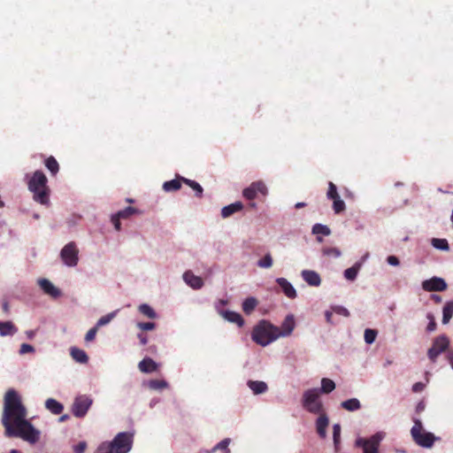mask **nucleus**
<instances>
[{
	"label": "nucleus",
	"mask_w": 453,
	"mask_h": 453,
	"mask_svg": "<svg viewBox=\"0 0 453 453\" xmlns=\"http://www.w3.org/2000/svg\"><path fill=\"white\" fill-rule=\"evenodd\" d=\"M27 410L20 396L14 389H9L4 395L2 423L5 429L26 418Z\"/></svg>",
	"instance_id": "obj_1"
},
{
	"label": "nucleus",
	"mask_w": 453,
	"mask_h": 453,
	"mask_svg": "<svg viewBox=\"0 0 453 453\" xmlns=\"http://www.w3.org/2000/svg\"><path fill=\"white\" fill-rule=\"evenodd\" d=\"M27 188L33 194V199L42 205H50V188L43 172L37 170L31 175L27 174Z\"/></svg>",
	"instance_id": "obj_2"
},
{
	"label": "nucleus",
	"mask_w": 453,
	"mask_h": 453,
	"mask_svg": "<svg viewBox=\"0 0 453 453\" xmlns=\"http://www.w3.org/2000/svg\"><path fill=\"white\" fill-rule=\"evenodd\" d=\"M134 434L128 432L119 433L111 441L102 442L96 453H128L133 446Z\"/></svg>",
	"instance_id": "obj_3"
},
{
	"label": "nucleus",
	"mask_w": 453,
	"mask_h": 453,
	"mask_svg": "<svg viewBox=\"0 0 453 453\" xmlns=\"http://www.w3.org/2000/svg\"><path fill=\"white\" fill-rule=\"evenodd\" d=\"M5 435L21 438L31 444L36 443L40 439V432L26 418L15 423L11 427H7Z\"/></svg>",
	"instance_id": "obj_4"
},
{
	"label": "nucleus",
	"mask_w": 453,
	"mask_h": 453,
	"mask_svg": "<svg viewBox=\"0 0 453 453\" xmlns=\"http://www.w3.org/2000/svg\"><path fill=\"white\" fill-rule=\"evenodd\" d=\"M280 337V328L266 320L260 321L252 330V340L261 345L266 346Z\"/></svg>",
	"instance_id": "obj_5"
},
{
	"label": "nucleus",
	"mask_w": 453,
	"mask_h": 453,
	"mask_svg": "<svg viewBox=\"0 0 453 453\" xmlns=\"http://www.w3.org/2000/svg\"><path fill=\"white\" fill-rule=\"evenodd\" d=\"M303 407L313 414H320L323 411V403L319 399V390L311 388L304 391L302 399Z\"/></svg>",
	"instance_id": "obj_6"
},
{
	"label": "nucleus",
	"mask_w": 453,
	"mask_h": 453,
	"mask_svg": "<svg viewBox=\"0 0 453 453\" xmlns=\"http://www.w3.org/2000/svg\"><path fill=\"white\" fill-rule=\"evenodd\" d=\"M422 423L415 420V424L411 430L413 441L424 448H431L434 445L435 437L432 433L423 432Z\"/></svg>",
	"instance_id": "obj_7"
},
{
	"label": "nucleus",
	"mask_w": 453,
	"mask_h": 453,
	"mask_svg": "<svg viewBox=\"0 0 453 453\" xmlns=\"http://www.w3.org/2000/svg\"><path fill=\"white\" fill-rule=\"evenodd\" d=\"M449 345V340L446 335L437 336L427 351L428 358L434 363L439 355L444 352Z\"/></svg>",
	"instance_id": "obj_8"
},
{
	"label": "nucleus",
	"mask_w": 453,
	"mask_h": 453,
	"mask_svg": "<svg viewBox=\"0 0 453 453\" xmlns=\"http://www.w3.org/2000/svg\"><path fill=\"white\" fill-rule=\"evenodd\" d=\"M92 399L88 395L77 396L72 406L73 414L76 418H83L92 405Z\"/></svg>",
	"instance_id": "obj_9"
},
{
	"label": "nucleus",
	"mask_w": 453,
	"mask_h": 453,
	"mask_svg": "<svg viewBox=\"0 0 453 453\" xmlns=\"http://www.w3.org/2000/svg\"><path fill=\"white\" fill-rule=\"evenodd\" d=\"M60 257L68 266H75L78 263V249L74 242L67 243L61 250Z\"/></svg>",
	"instance_id": "obj_10"
},
{
	"label": "nucleus",
	"mask_w": 453,
	"mask_h": 453,
	"mask_svg": "<svg viewBox=\"0 0 453 453\" xmlns=\"http://www.w3.org/2000/svg\"><path fill=\"white\" fill-rule=\"evenodd\" d=\"M447 287L446 281L442 278L436 276L422 282V288L427 292L444 291L447 289Z\"/></svg>",
	"instance_id": "obj_11"
},
{
	"label": "nucleus",
	"mask_w": 453,
	"mask_h": 453,
	"mask_svg": "<svg viewBox=\"0 0 453 453\" xmlns=\"http://www.w3.org/2000/svg\"><path fill=\"white\" fill-rule=\"evenodd\" d=\"M38 285L43 290V292L53 298H58L61 296L60 290L56 288L49 280L47 279H40L38 280Z\"/></svg>",
	"instance_id": "obj_12"
},
{
	"label": "nucleus",
	"mask_w": 453,
	"mask_h": 453,
	"mask_svg": "<svg viewBox=\"0 0 453 453\" xmlns=\"http://www.w3.org/2000/svg\"><path fill=\"white\" fill-rule=\"evenodd\" d=\"M184 281L194 289H200L203 286V280L201 277L195 275L191 271H187L183 274Z\"/></svg>",
	"instance_id": "obj_13"
},
{
	"label": "nucleus",
	"mask_w": 453,
	"mask_h": 453,
	"mask_svg": "<svg viewBox=\"0 0 453 453\" xmlns=\"http://www.w3.org/2000/svg\"><path fill=\"white\" fill-rule=\"evenodd\" d=\"M328 425L329 419L326 414L325 412L320 413L316 420V429L319 437L323 439L326 437V428Z\"/></svg>",
	"instance_id": "obj_14"
},
{
	"label": "nucleus",
	"mask_w": 453,
	"mask_h": 453,
	"mask_svg": "<svg viewBox=\"0 0 453 453\" xmlns=\"http://www.w3.org/2000/svg\"><path fill=\"white\" fill-rule=\"evenodd\" d=\"M296 326L295 319L293 315H288L282 322L280 328V336H288L292 334Z\"/></svg>",
	"instance_id": "obj_15"
},
{
	"label": "nucleus",
	"mask_w": 453,
	"mask_h": 453,
	"mask_svg": "<svg viewBox=\"0 0 453 453\" xmlns=\"http://www.w3.org/2000/svg\"><path fill=\"white\" fill-rule=\"evenodd\" d=\"M302 277L310 286L319 287L321 283L320 276L318 273L311 270H303Z\"/></svg>",
	"instance_id": "obj_16"
},
{
	"label": "nucleus",
	"mask_w": 453,
	"mask_h": 453,
	"mask_svg": "<svg viewBox=\"0 0 453 453\" xmlns=\"http://www.w3.org/2000/svg\"><path fill=\"white\" fill-rule=\"evenodd\" d=\"M276 282L280 287L283 293L290 299H294L296 297V291L292 286V284L288 281L285 278H278Z\"/></svg>",
	"instance_id": "obj_17"
},
{
	"label": "nucleus",
	"mask_w": 453,
	"mask_h": 453,
	"mask_svg": "<svg viewBox=\"0 0 453 453\" xmlns=\"http://www.w3.org/2000/svg\"><path fill=\"white\" fill-rule=\"evenodd\" d=\"M220 314L226 320L236 324L239 327H242L244 325V319L238 312L232 311H222Z\"/></svg>",
	"instance_id": "obj_18"
},
{
	"label": "nucleus",
	"mask_w": 453,
	"mask_h": 453,
	"mask_svg": "<svg viewBox=\"0 0 453 453\" xmlns=\"http://www.w3.org/2000/svg\"><path fill=\"white\" fill-rule=\"evenodd\" d=\"M243 209V204L242 202H235L229 205L224 206L221 210V216L224 219H226L232 216L234 213L241 211Z\"/></svg>",
	"instance_id": "obj_19"
},
{
	"label": "nucleus",
	"mask_w": 453,
	"mask_h": 453,
	"mask_svg": "<svg viewBox=\"0 0 453 453\" xmlns=\"http://www.w3.org/2000/svg\"><path fill=\"white\" fill-rule=\"evenodd\" d=\"M141 372L149 373L157 371V364L150 357L143 358L138 365Z\"/></svg>",
	"instance_id": "obj_20"
},
{
	"label": "nucleus",
	"mask_w": 453,
	"mask_h": 453,
	"mask_svg": "<svg viewBox=\"0 0 453 453\" xmlns=\"http://www.w3.org/2000/svg\"><path fill=\"white\" fill-rule=\"evenodd\" d=\"M70 354L73 359L80 364H87L88 361V357L83 349L73 347L70 349Z\"/></svg>",
	"instance_id": "obj_21"
},
{
	"label": "nucleus",
	"mask_w": 453,
	"mask_h": 453,
	"mask_svg": "<svg viewBox=\"0 0 453 453\" xmlns=\"http://www.w3.org/2000/svg\"><path fill=\"white\" fill-rule=\"evenodd\" d=\"M18 332V328L14 326L12 321H0V335L8 336L13 335Z\"/></svg>",
	"instance_id": "obj_22"
},
{
	"label": "nucleus",
	"mask_w": 453,
	"mask_h": 453,
	"mask_svg": "<svg viewBox=\"0 0 453 453\" xmlns=\"http://www.w3.org/2000/svg\"><path fill=\"white\" fill-rule=\"evenodd\" d=\"M385 433L378 432L370 436V453H379L380 442L384 439Z\"/></svg>",
	"instance_id": "obj_23"
},
{
	"label": "nucleus",
	"mask_w": 453,
	"mask_h": 453,
	"mask_svg": "<svg viewBox=\"0 0 453 453\" xmlns=\"http://www.w3.org/2000/svg\"><path fill=\"white\" fill-rule=\"evenodd\" d=\"M45 407L55 415L60 414L64 410L63 404L53 398H49L46 400Z\"/></svg>",
	"instance_id": "obj_24"
},
{
	"label": "nucleus",
	"mask_w": 453,
	"mask_h": 453,
	"mask_svg": "<svg viewBox=\"0 0 453 453\" xmlns=\"http://www.w3.org/2000/svg\"><path fill=\"white\" fill-rule=\"evenodd\" d=\"M248 386L255 395L263 394L266 392L268 388L265 382L259 380H249Z\"/></svg>",
	"instance_id": "obj_25"
},
{
	"label": "nucleus",
	"mask_w": 453,
	"mask_h": 453,
	"mask_svg": "<svg viewBox=\"0 0 453 453\" xmlns=\"http://www.w3.org/2000/svg\"><path fill=\"white\" fill-rule=\"evenodd\" d=\"M182 177L177 176L176 179L165 181L163 184V189L166 192L177 191L181 188Z\"/></svg>",
	"instance_id": "obj_26"
},
{
	"label": "nucleus",
	"mask_w": 453,
	"mask_h": 453,
	"mask_svg": "<svg viewBox=\"0 0 453 453\" xmlns=\"http://www.w3.org/2000/svg\"><path fill=\"white\" fill-rule=\"evenodd\" d=\"M362 262H357L351 267L346 269L344 271V277L348 280H354L357 278V275L362 266Z\"/></svg>",
	"instance_id": "obj_27"
},
{
	"label": "nucleus",
	"mask_w": 453,
	"mask_h": 453,
	"mask_svg": "<svg viewBox=\"0 0 453 453\" xmlns=\"http://www.w3.org/2000/svg\"><path fill=\"white\" fill-rule=\"evenodd\" d=\"M44 165L53 176H55L59 171V165L53 156L47 157L44 161Z\"/></svg>",
	"instance_id": "obj_28"
},
{
	"label": "nucleus",
	"mask_w": 453,
	"mask_h": 453,
	"mask_svg": "<svg viewBox=\"0 0 453 453\" xmlns=\"http://www.w3.org/2000/svg\"><path fill=\"white\" fill-rule=\"evenodd\" d=\"M341 406L349 411H355L360 409L361 404L360 402L357 398H351L346 401H343L341 403Z\"/></svg>",
	"instance_id": "obj_29"
},
{
	"label": "nucleus",
	"mask_w": 453,
	"mask_h": 453,
	"mask_svg": "<svg viewBox=\"0 0 453 453\" xmlns=\"http://www.w3.org/2000/svg\"><path fill=\"white\" fill-rule=\"evenodd\" d=\"M442 323L448 324L453 316V302L449 301L445 303L442 311Z\"/></svg>",
	"instance_id": "obj_30"
},
{
	"label": "nucleus",
	"mask_w": 453,
	"mask_h": 453,
	"mask_svg": "<svg viewBox=\"0 0 453 453\" xmlns=\"http://www.w3.org/2000/svg\"><path fill=\"white\" fill-rule=\"evenodd\" d=\"M257 305V301L254 297H248L242 303V310L246 314H250Z\"/></svg>",
	"instance_id": "obj_31"
},
{
	"label": "nucleus",
	"mask_w": 453,
	"mask_h": 453,
	"mask_svg": "<svg viewBox=\"0 0 453 453\" xmlns=\"http://www.w3.org/2000/svg\"><path fill=\"white\" fill-rule=\"evenodd\" d=\"M181 180H182L183 183H185L186 185H188V187H190L192 189H194L196 191V196L197 197L203 196V189L198 182L189 180V179H187V178H181Z\"/></svg>",
	"instance_id": "obj_32"
},
{
	"label": "nucleus",
	"mask_w": 453,
	"mask_h": 453,
	"mask_svg": "<svg viewBox=\"0 0 453 453\" xmlns=\"http://www.w3.org/2000/svg\"><path fill=\"white\" fill-rule=\"evenodd\" d=\"M335 388V383L327 378L321 380L320 392L324 394H329Z\"/></svg>",
	"instance_id": "obj_33"
},
{
	"label": "nucleus",
	"mask_w": 453,
	"mask_h": 453,
	"mask_svg": "<svg viewBox=\"0 0 453 453\" xmlns=\"http://www.w3.org/2000/svg\"><path fill=\"white\" fill-rule=\"evenodd\" d=\"M140 213L139 210H137L134 207L128 206L125 208L124 210H121L118 211L116 214L121 219H129L131 216L134 214Z\"/></svg>",
	"instance_id": "obj_34"
},
{
	"label": "nucleus",
	"mask_w": 453,
	"mask_h": 453,
	"mask_svg": "<svg viewBox=\"0 0 453 453\" xmlns=\"http://www.w3.org/2000/svg\"><path fill=\"white\" fill-rule=\"evenodd\" d=\"M333 440H334L335 451H339L340 441H341V426H340V424H334L333 426Z\"/></svg>",
	"instance_id": "obj_35"
},
{
	"label": "nucleus",
	"mask_w": 453,
	"mask_h": 453,
	"mask_svg": "<svg viewBox=\"0 0 453 453\" xmlns=\"http://www.w3.org/2000/svg\"><path fill=\"white\" fill-rule=\"evenodd\" d=\"M148 386L153 390H162L168 388V383L165 380H150Z\"/></svg>",
	"instance_id": "obj_36"
},
{
	"label": "nucleus",
	"mask_w": 453,
	"mask_h": 453,
	"mask_svg": "<svg viewBox=\"0 0 453 453\" xmlns=\"http://www.w3.org/2000/svg\"><path fill=\"white\" fill-rule=\"evenodd\" d=\"M432 245L437 250H449V246L448 241L446 239L433 238Z\"/></svg>",
	"instance_id": "obj_37"
},
{
	"label": "nucleus",
	"mask_w": 453,
	"mask_h": 453,
	"mask_svg": "<svg viewBox=\"0 0 453 453\" xmlns=\"http://www.w3.org/2000/svg\"><path fill=\"white\" fill-rule=\"evenodd\" d=\"M312 234H322V235H329L331 234V230L327 226L322 224H315L312 226Z\"/></svg>",
	"instance_id": "obj_38"
},
{
	"label": "nucleus",
	"mask_w": 453,
	"mask_h": 453,
	"mask_svg": "<svg viewBox=\"0 0 453 453\" xmlns=\"http://www.w3.org/2000/svg\"><path fill=\"white\" fill-rule=\"evenodd\" d=\"M139 311L150 319L156 318V312L154 311V310L146 303L141 304L139 306Z\"/></svg>",
	"instance_id": "obj_39"
},
{
	"label": "nucleus",
	"mask_w": 453,
	"mask_h": 453,
	"mask_svg": "<svg viewBox=\"0 0 453 453\" xmlns=\"http://www.w3.org/2000/svg\"><path fill=\"white\" fill-rule=\"evenodd\" d=\"M251 185H252V188H254L256 190L257 194H261L264 196H265L267 195L268 190H267L265 184L263 181H261V180L255 181V182H252Z\"/></svg>",
	"instance_id": "obj_40"
},
{
	"label": "nucleus",
	"mask_w": 453,
	"mask_h": 453,
	"mask_svg": "<svg viewBox=\"0 0 453 453\" xmlns=\"http://www.w3.org/2000/svg\"><path fill=\"white\" fill-rule=\"evenodd\" d=\"M116 313H117V311H113V312L108 313L107 315L101 317L97 320L96 326H97V328H99L100 326L107 325L113 319V318L116 316Z\"/></svg>",
	"instance_id": "obj_41"
},
{
	"label": "nucleus",
	"mask_w": 453,
	"mask_h": 453,
	"mask_svg": "<svg viewBox=\"0 0 453 453\" xmlns=\"http://www.w3.org/2000/svg\"><path fill=\"white\" fill-rule=\"evenodd\" d=\"M333 200V209L335 213H341L345 210V203L341 199L340 196L332 199Z\"/></svg>",
	"instance_id": "obj_42"
},
{
	"label": "nucleus",
	"mask_w": 453,
	"mask_h": 453,
	"mask_svg": "<svg viewBox=\"0 0 453 453\" xmlns=\"http://www.w3.org/2000/svg\"><path fill=\"white\" fill-rule=\"evenodd\" d=\"M257 265L261 268H270L273 265V257L270 253L257 261Z\"/></svg>",
	"instance_id": "obj_43"
},
{
	"label": "nucleus",
	"mask_w": 453,
	"mask_h": 453,
	"mask_svg": "<svg viewBox=\"0 0 453 453\" xmlns=\"http://www.w3.org/2000/svg\"><path fill=\"white\" fill-rule=\"evenodd\" d=\"M229 443L230 439H224L213 448L212 451L221 450L223 453H230V449H228Z\"/></svg>",
	"instance_id": "obj_44"
},
{
	"label": "nucleus",
	"mask_w": 453,
	"mask_h": 453,
	"mask_svg": "<svg viewBox=\"0 0 453 453\" xmlns=\"http://www.w3.org/2000/svg\"><path fill=\"white\" fill-rule=\"evenodd\" d=\"M322 254L326 257H338L342 255V252L337 248L325 247L322 249Z\"/></svg>",
	"instance_id": "obj_45"
},
{
	"label": "nucleus",
	"mask_w": 453,
	"mask_h": 453,
	"mask_svg": "<svg viewBox=\"0 0 453 453\" xmlns=\"http://www.w3.org/2000/svg\"><path fill=\"white\" fill-rule=\"evenodd\" d=\"M242 195L248 200H253L257 196V194L256 193V190L254 188H252L251 184L248 188L243 189Z\"/></svg>",
	"instance_id": "obj_46"
},
{
	"label": "nucleus",
	"mask_w": 453,
	"mask_h": 453,
	"mask_svg": "<svg viewBox=\"0 0 453 453\" xmlns=\"http://www.w3.org/2000/svg\"><path fill=\"white\" fill-rule=\"evenodd\" d=\"M326 196L331 200L339 196L336 186L331 181L328 183V190Z\"/></svg>",
	"instance_id": "obj_47"
},
{
	"label": "nucleus",
	"mask_w": 453,
	"mask_h": 453,
	"mask_svg": "<svg viewBox=\"0 0 453 453\" xmlns=\"http://www.w3.org/2000/svg\"><path fill=\"white\" fill-rule=\"evenodd\" d=\"M356 446L363 449V453H368V439L358 438L356 441Z\"/></svg>",
	"instance_id": "obj_48"
},
{
	"label": "nucleus",
	"mask_w": 453,
	"mask_h": 453,
	"mask_svg": "<svg viewBox=\"0 0 453 453\" xmlns=\"http://www.w3.org/2000/svg\"><path fill=\"white\" fill-rule=\"evenodd\" d=\"M97 331H98V328L96 326L94 327L90 328L88 331V333L86 334V335H85V341L86 342H92V341H94L95 338H96Z\"/></svg>",
	"instance_id": "obj_49"
},
{
	"label": "nucleus",
	"mask_w": 453,
	"mask_h": 453,
	"mask_svg": "<svg viewBox=\"0 0 453 453\" xmlns=\"http://www.w3.org/2000/svg\"><path fill=\"white\" fill-rule=\"evenodd\" d=\"M137 326L142 330L150 331L156 327V324L154 322H140Z\"/></svg>",
	"instance_id": "obj_50"
},
{
	"label": "nucleus",
	"mask_w": 453,
	"mask_h": 453,
	"mask_svg": "<svg viewBox=\"0 0 453 453\" xmlns=\"http://www.w3.org/2000/svg\"><path fill=\"white\" fill-rule=\"evenodd\" d=\"M333 311L336 314H339V315H342V316H344V317H349V311L342 307V306H334L332 308Z\"/></svg>",
	"instance_id": "obj_51"
},
{
	"label": "nucleus",
	"mask_w": 453,
	"mask_h": 453,
	"mask_svg": "<svg viewBox=\"0 0 453 453\" xmlns=\"http://www.w3.org/2000/svg\"><path fill=\"white\" fill-rule=\"evenodd\" d=\"M120 218L117 215V214H113L111 216V223L113 224L114 226V228L117 230V231H120L121 229V223H120Z\"/></svg>",
	"instance_id": "obj_52"
},
{
	"label": "nucleus",
	"mask_w": 453,
	"mask_h": 453,
	"mask_svg": "<svg viewBox=\"0 0 453 453\" xmlns=\"http://www.w3.org/2000/svg\"><path fill=\"white\" fill-rule=\"evenodd\" d=\"M34 350H35V349L32 345L27 344V343H23L20 346L19 354L23 355V354L34 352Z\"/></svg>",
	"instance_id": "obj_53"
},
{
	"label": "nucleus",
	"mask_w": 453,
	"mask_h": 453,
	"mask_svg": "<svg viewBox=\"0 0 453 453\" xmlns=\"http://www.w3.org/2000/svg\"><path fill=\"white\" fill-rule=\"evenodd\" d=\"M427 319L430 320L428 325H427V327H426V330L428 332H433L435 330L436 328V322L434 321V318L432 314H428L427 315Z\"/></svg>",
	"instance_id": "obj_54"
},
{
	"label": "nucleus",
	"mask_w": 453,
	"mask_h": 453,
	"mask_svg": "<svg viewBox=\"0 0 453 453\" xmlns=\"http://www.w3.org/2000/svg\"><path fill=\"white\" fill-rule=\"evenodd\" d=\"M87 449V443L85 441H80L73 447L74 453H84Z\"/></svg>",
	"instance_id": "obj_55"
},
{
	"label": "nucleus",
	"mask_w": 453,
	"mask_h": 453,
	"mask_svg": "<svg viewBox=\"0 0 453 453\" xmlns=\"http://www.w3.org/2000/svg\"><path fill=\"white\" fill-rule=\"evenodd\" d=\"M424 388H425V384L423 382H416L412 386V391L414 393H419V392L423 391Z\"/></svg>",
	"instance_id": "obj_56"
},
{
	"label": "nucleus",
	"mask_w": 453,
	"mask_h": 453,
	"mask_svg": "<svg viewBox=\"0 0 453 453\" xmlns=\"http://www.w3.org/2000/svg\"><path fill=\"white\" fill-rule=\"evenodd\" d=\"M387 261L391 265H399V259L395 256H388L387 258Z\"/></svg>",
	"instance_id": "obj_57"
},
{
	"label": "nucleus",
	"mask_w": 453,
	"mask_h": 453,
	"mask_svg": "<svg viewBox=\"0 0 453 453\" xmlns=\"http://www.w3.org/2000/svg\"><path fill=\"white\" fill-rule=\"evenodd\" d=\"M377 334H378L377 330L370 328V331H369V342H370V344H372L375 341V339L377 337Z\"/></svg>",
	"instance_id": "obj_58"
},
{
	"label": "nucleus",
	"mask_w": 453,
	"mask_h": 453,
	"mask_svg": "<svg viewBox=\"0 0 453 453\" xmlns=\"http://www.w3.org/2000/svg\"><path fill=\"white\" fill-rule=\"evenodd\" d=\"M138 338H139L140 342H141V344H142V345H146V344H147V342H148V338H147V336H146L145 334H138Z\"/></svg>",
	"instance_id": "obj_59"
},
{
	"label": "nucleus",
	"mask_w": 453,
	"mask_h": 453,
	"mask_svg": "<svg viewBox=\"0 0 453 453\" xmlns=\"http://www.w3.org/2000/svg\"><path fill=\"white\" fill-rule=\"evenodd\" d=\"M325 316H326V319L328 323H333L332 322V317H333V312L330 311H326V313H325Z\"/></svg>",
	"instance_id": "obj_60"
},
{
	"label": "nucleus",
	"mask_w": 453,
	"mask_h": 453,
	"mask_svg": "<svg viewBox=\"0 0 453 453\" xmlns=\"http://www.w3.org/2000/svg\"><path fill=\"white\" fill-rule=\"evenodd\" d=\"M431 299H432L434 303H441V297L440 296H438V295H432V296H431Z\"/></svg>",
	"instance_id": "obj_61"
},
{
	"label": "nucleus",
	"mask_w": 453,
	"mask_h": 453,
	"mask_svg": "<svg viewBox=\"0 0 453 453\" xmlns=\"http://www.w3.org/2000/svg\"><path fill=\"white\" fill-rule=\"evenodd\" d=\"M447 357H448V360H449V364H450V365H451V367L453 369V351H449L448 353Z\"/></svg>",
	"instance_id": "obj_62"
},
{
	"label": "nucleus",
	"mask_w": 453,
	"mask_h": 453,
	"mask_svg": "<svg viewBox=\"0 0 453 453\" xmlns=\"http://www.w3.org/2000/svg\"><path fill=\"white\" fill-rule=\"evenodd\" d=\"M3 310L5 313L9 312V303L8 302H4L3 303Z\"/></svg>",
	"instance_id": "obj_63"
},
{
	"label": "nucleus",
	"mask_w": 453,
	"mask_h": 453,
	"mask_svg": "<svg viewBox=\"0 0 453 453\" xmlns=\"http://www.w3.org/2000/svg\"><path fill=\"white\" fill-rule=\"evenodd\" d=\"M368 337H369V334H368V327H367L364 331V340L366 343H368Z\"/></svg>",
	"instance_id": "obj_64"
}]
</instances>
